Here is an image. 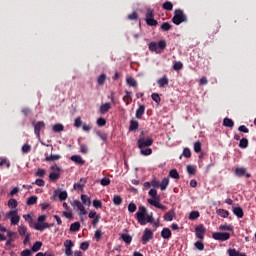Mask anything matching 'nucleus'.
<instances>
[{
    "label": "nucleus",
    "instance_id": "a18cd8bd",
    "mask_svg": "<svg viewBox=\"0 0 256 256\" xmlns=\"http://www.w3.org/2000/svg\"><path fill=\"white\" fill-rule=\"evenodd\" d=\"M189 219L191 221H195V219H199V211L190 212Z\"/></svg>",
    "mask_w": 256,
    "mask_h": 256
},
{
    "label": "nucleus",
    "instance_id": "aec40b11",
    "mask_svg": "<svg viewBox=\"0 0 256 256\" xmlns=\"http://www.w3.org/2000/svg\"><path fill=\"white\" fill-rule=\"evenodd\" d=\"M71 161H73V163H76L77 165H85V160H83V157L79 155H72Z\"/></svg>",
    "mask_w": 256,
    "mask_h": 256
},
{
    "label": "nucleus",
    "instance_id": "a211bd4d",
    "mask_svg": "<svg viewBox=\"0 0 256 256\" xmlns=\"http://www.w3.org/2000/svg\"><path fill=\"white\" fill-rule=\"evenodd\" d=\"M235 173L237 177H243V176L247 178L251 177V174L247 173V170L245 168H236Z\"/></svg>",
    "mask_w": 256,
    "mask_h": 256
},
{
    "label": "nucleus",
    "instance_id": "f257e3e1",
    "mask_svg": "<svg viewBox=\"0 0 256 256\" xmlns=\"http://www.w3.org/2000/svg\"><path fill=\"white\" fill-rule=\"evenodd\" d=\"M136 219L141 225H147V223H153V221H155L153 213L147 215V208H145V206H139L136 212Z\"/></svg>",
    "mask_w": 256,
    "mask_h": 256
},
{
    "label": "nucleus",
    "instance_id": "680f3d73",
    "mask_svg": "<svg viewBox=\"0 0 256 256\" xmlns=\"http://www.w3.org/2000/svg\"><path fill=\"white\" fill-rule=\"evenodd\" d=\"M81 125H83V121L81 120V117L76 118L74 121V127L79 129V127H81Z\"/></svg>",
    "mask_w": 256,
    "mask_h": 256
},
{
    "label": "nucleus",
    "instance_id": "69168bd1",
    "mask_svg": "<svg viewBox=\"0 0 256 256\" xmlns=\"http://www.w3.org/2000/svg\"><path fill=\"white\" fill-rule=\"evenodd\" d=\"M170 29H171V24H169L168 22H165L161 25L162 31H169Z\"/></svg>",
    "mask_w": 256,
    "mask_h": 256
},
{
    "label": "nucleus",
    "instance_id": "e2e57ef3",
    "mask_svg": "<svg viewBox=\"0 0 256 256\" xmlns=\"http://www.w3.org/2000/svg\"><path fill=\"white\" fill-rule=\"evenodd\" d=\"M196 169H195V166H193V165H188L187 166V172L190 174V175H195V173H196Z\"/></svg>",
    "mask_w": 256,
    "mask_h": 256
},
{
    "label": "nucleus",
    "instance_id": "0eeeda50",
    "mask_svg": "<svg viewBox=\"0 0 256 256\" xmlns=\"http://www.w3.org/2000/svg\"><path fill=\"white\" fill-rule=\"evenodd\" d=\"M52 173L49 174L50 181H57L61 177V167L54 164L50 167Z\"/></svg>",
    "mask_w": 256,
    "mask_h": 256
},
{
    "label": "nucleus",
    "instance_id": "5fc2aeb1",
    "mask_svg": "<svg viewBox=\"0 0 256 256\" xmlns=\"http://www.w3.org/2000/svg\"><path fill=\"white\" fill-rule=\"evenodd\" d=\"M201 142L197 141L194 143V151L195 153H201Z\"/></svg>",
    "mask_w": 256,
    "mask_h": 256
},
{
    "label": "nucleus",
    "instance_id": "ea45409f",
    "mask_svg": "<svg viewBox=\"0 0 256 256\" xmlns=\"http://www.w3.org/2000/svg\"><path fill=\"white\" fill-rule=\"evenodd\" d=\"M79 229H81V224L79 222H74L70 226V231L72 232H77Z\"/></svg>",
    "mask_w": 256,
    "mask_h": 256
},
{
    "label": "nucleus",
    "instance_id": "6e6d98bb",
    "mask_svg": "<svg viewBox=\"0 0 256 256\" xmlns=\"http://www.w3.org/2000/svg\"><path fill=\"white\" fill-rule=\"evenodd\" d=\"M37 203V196H31L27 200V205H35Z\"/></svg>",
    "mask_w": 256,
    "mask_h": 256
},
{
    "label": "nucleus",
    "instance_id": "412c9836",
    "mask_svg": "<svg viewBox=\"0 0 256 256\" xmlns=\"http://www.w3.org/2000/svg\"><path fill=\"white\" fill-rule=\"evenodd\" d=\"M157 83L161 88L167 87V85H169V78H167V76H163L162 78L157 80Z\"/></svg>",
    "mask_w": 256,
    "mask_h": 256
},
{
    "label": "nucleus",
    "instance_id": "dca6fc26",
    "mask_svg": "<svg viewBox=\"0 0 256 256\" xmlns=\"http://www.w3.org/2000/svg\"><path fill=\"white\" fill-rule=\"evenodd\" d=\"M195 235L198 239H200V241H203V239H205V227L202 224L196 227Z\"/></svg>",
    "mask_w": 256,
    "mask_h": 256
},
{
    "label": "nucleus",
    "instance_id": "7c9ffc66",
    "mask_svg": "<svg viewBox=\"0 0 256 256\" xmlns=\"http://www.w3.org/2000/svg\"><path fill=\"white\" fill-rule=\"evenodd\" d=\"M159 185H160L161 191H165V189L169 187V178H164Z\"/></svg>",
    "mask_w": 256,
    "mask_h": 256
},
{
    "label": "nucleus",
    "instance_id": "cd10ccee",
    "mask_svg": "<svg viewBox=\"0 0 256 256\" xmlns=\"http://www.w3.org/2000/svg\"><path fill=\"white\" fill-rule=\"evenodd\" d=\"M164 219H165L166 221H173V219H175V211H174V210L168 211V212L164 215Z\"/></svg>",
    "mask_w": 256,
    "mask_h": 256
},
{
    "label": "nucleus",
    "instance_id": "c9c22d12",
    "mask_svg": "<svg viewBox=\"0 0 256 256\" xmlns=\"http://www.w3.org/2000/svg\"><path fill=\"white\" fill-rule=\"evenodd\" d=\"M54 133H61V131H64L65 127L63 126V124H55L52 127Z\"/></svg>",
    "mask_w": 256,
    "mask_h": 256
},
{
    "label": "nucleus",
    "instance_id": "7ed1b4c3",
    "mask_svg": "<svg viewBox=\"0 0 256 256\" xmlns=\"http://www.w3.org/2000/svg\"><path fill=\"white\" fill-rule=\"evenodd\" d=\"M5 218L10 220L11 225H19L21 216H19V210H10L5 214Z\"/></svg>",
    "mask_w": 256,
    "mask_h": 256
},
{
    "label": "nucleus",
    "instance_id": "b1692460",
    "mask_svg": "<svg viewBox=\"0 0 256 256\" xmlns=\"http://www.w3.org/2000/svg\"><path fill=\"white\" fill-rule=\"evenodd\" d=\"M109 109H111V103L101 104V106H100V113L102 115H105V113H107L109 111Z\"/></svg>",
    "mask_w": 256,
    "mask_h": 256
},
{
    "label": "nucleus",
    "instance_id": "09e8293b",
    "mask_svg": "<svg viewBox=\"0 0 256 256\" xmlns=\"http://www.w3.org/2000/svg\"><path fill=\"white\" fill-rule=\"evenodd\" d=\"M80 153H83V155H87L89 153V147L85 144L80 145Z\"/></svg>",
    "mask_w": 256,
    "mask_h": 256
},
{
    "label": "nucleus",
    "instance_id": "393cba45",
    "mask_svg": "<svg viewBox=\"0 0 256 256\" xmlns=\"http://www.w3.org/2000/svg\"><path fill=\"white\" fill-rule=\"evenodd\" d=\"M233 213L238 217L239 219H243V208L241 207H233Z\"/></svg>",
    "mask_w": 256,
    "mask_h": 256
},
{
    "label": "nucleus",
    "instance_id": "13d9d810",
    "mask_svg": "<svg viewBox=\"0 0 256 256\" xmlns=\"http://www.w3.org/2000/svg\"><path fill=\"white\" fill-rule=\"evenodd\" d=\"M194 245L198 251H203V249H205V245H203L202 241H197Z\"/></svg>",
    "mask_w": 256,
    "mask_h": 256
},
{
    "label": "nucleus",
    "instance_id": "5701e85b",
    "mask_svg": "<svg viewBox=\"0 0 256 256\" xmlns=\"http://www.w3.org/2000/svg\"><path fill=\"white\" fill-rule=\"evenodd\" d=\"M18 233L20 237H24L25 235H29V232H27V226L21 224L18 226Z\"/></svg>",
    "mask_w": 256,
    "mask_h": 256
},
{
    "label": "nucleus",
    "instance_id": "2f4dec72",
    "mask_svg": "<svg viewBox=\"0 0 256 256\" xmlns=\"http://www.w3.org/2000/svg\"><path fill=\"white\" fill-rule=\"evenodd\" d=\"M43 247V243L41 241H36L32 246L33 253H37Z\"/></svg>",
    "mask_w": 256,
    "mask_h": 256
},
{
    "label": "nucleus",
    "instance_id": "bb28decb",
    "mask_svg": "<svg viewBox=\"0 0 256 256\" xmlns=\"http://www.w3.org/2000/svg\"><path fill=\"white\" fill-rule=\"evenodd\" d=\"M17 205H19V203L14 198H11L8 201V207L11 209V211H15V209H17Z\"/></svg>",
    "mask_w": 256,
    "mask_h": 256
},
{
    "label": "nucleus",
    "instance_id": "f8f14e48",
    "mask_svg": "<svg viewBox=\"0 0 256 256\" xmlns=\"http://www.w3.org/2000/svg\"><path fill=\"white\" fill-rule=\"evenodd\" d=\"M34 125V133L38 137H41V129H45V122L39 121V122H33Z\"/></svg>",
    "mask_w": 256,
    "mask_h": 256
},
{
    "label": "nucleus",
    "instance_id": "58836bf2",
    "mask_svg": "<svg viewBox=\"0 0 256 256\" xmlns=\"http://www.w3.org/2000/svg\"><path fill=\"white\" fill-rule=\"evenodd\" d=\"M223 125H224V127L233 128V127L235 126V123H234L231 119L225 118V119L223 120Z\"/></svg>",
    "mask_w": 256,
    "mask_h": 256
},
{
    "label": "nucleus",
    "instance_id": "9d476101",
    "mask_svg": "<svg viewBox=\"0 0 256 256\" xmlns=\"http://www.w3.org/2000/svg\"><path fill=\"white\" fill-rule=\"evenodd\" d=\"M151 239H153V230L146 228L142 235L143 245H147V243H149V241H151Z\"/></svg>",
    "mask_w": 256,
    "mask_h": 256
},
{
    "label": "nucleus",
    "instance_id": "de8ad7c7",
    "mask_svg": "<svg viewBox=\"0 0 256 256\" xmlns=\"http://www.w3.org/2000/svg\"><path fill=\"white\" fill-rule=\"evenodd\" d=\"M128 211L129 213H135L137 211V205L134 202H131L128 205Z\"/></svg>",
    "mask_w": 256,
    "mask_h": 256
},
{
    "label": "nucleus",
    "instance_id": "2eb2a0df",
    "mask_svg": "<svg viewBox=\"0 0 256 256\" xmlns=\"http://www.w3.org/2000/svg\"><path fill=\"white\" fill-rule=\"evenodd\" d=\"M74 245L75 244L71 240H65L64 241L65 255L66 256H72L73 255Z\"/></svg>",
    "mask_w": 256,
    "mask_h": 256
},
{
    "label": "nucleus",
    "instance_id": "f704fd0d",
    "mask_svg": "<svg viewBox=\"0 0 256 256\" xmlns=\"http://www.w3.org/2000/svg\"><path fill=\"white\" fill-rule=\"evenodd\" d=\"M228 253H229V256H247L246 253H239V251L235 249H229Z\"/></svg>",
    "mask_w": 256,
    "mask_h": 256
},
{
    "label": "nucleus",
    "instance_id": "1a4fd4ad",
    "mask_svg": "<svg viewBox=\"0 0 256 256\" xmlns=\"http://www.w3.org/2000/svg\"><path fill=\"white\" fill-rule=\"evenodd\" d=\"M68 197L67 191L57 189L54 191L52 199H59L60 201H65Z\"/></svg>",
    "mask_w": 256,
    "mask_h": 256
},
{
    "label": "nucleus",
    "instance_id": "20e7f679",
    "mask_svg": "<svg viewBox=\"0 0 256 256\" xmlns=\"http://www.w3.org/2000/svg\"><path fill=\"white\" fill-rule=\"evenodd\" d=\"M165 47H167V42L165 40H160L158 43L151 42L149 44L150 51H154L155 53H162Z\"/></svg>",
    "mask_w": 256,
    "mask_h": 256
},
{
    "label": "nucleus",
    "instance_id": "a19ab883",
    "mask_svg": "<svg viewBox=\"0 0 256 256\" xmlns=\"http://www.w3.org/2000/svg\"><path fill=\"white\" fill-rule=\"evenodd\" d=\"M141 155H144L145 157L151 155L153 153V150L151 148H140Z\"/></svg>",
    "mask_w": 256,
    "mask_h": 256
},
{
    "label": "nucleus",
    "instance_id": "c756f323",
    "mask_svg": "<svg viewBox=\"0 0 256 256\" xmlns=\"http://www.w3.org/2000/svg\"><path fill=\"white\" fill-rule=\"evenodd\" d=\"M143 115H145V106L142 105L140 106L137 111H136V117L137 119H141V117H143Z\"/></svg>",
    "mask_w": 256,
    "mask_h": 256
},
{
    "label": "nucleus",
    "instance_id": "4c0bfd02",
    "mask_svg": "<svg viewBox=\"0 0 256 256\" xmlns=\"http://www.w3.org/2000/svg\"><path fill=\"white\" fill-rule=\"evenodd\" d=\"M239 147L241 149H247V147H249V140H247L246 138H242L240 140Z\"/></svg>",
    "mask_w": 256,
    "mask_h": 256
},
{
    "label": "nucleus",
    "instance_id": "4d7b16f0",
    "mask_svg": "<svg viewBox=\"0 0 256 256\" xmlns=\"http://www.w3.org/2000/svg\"><path fill=\"white\" fill-rule=\"evenodd\" d=\"M174 71H181L183 69V63L181 62H175L173 66Z\"/></svg>",
    "mask_w": 256,
    "mask_h": 256
},
{
    "label": "nucleus",
    "instance_id": "864d4df0",
    "mask_svg": "<svg viewBox=\"0 0 256 256\" xmlns=\"http://www.w3.org/2000/svg\"><path fill=\"white\" fill-rule=\"evenodd\" d=\"M94 237L97 241H101V238L103 237V232L101 229L96 230Z\"/></svg>",
    "mask_w": 256,
    "mask_h": 256
},
{
    "label": "nucleus",
    "instance_id": "37998d69",
    "mask_svg": "<svg viewBox=\"0 0 256 256\" xmlns=\"http://www.w3.org/2000/svg\"><path fill=\"white\" fill-rule=\"evenodd\" d=\"M136 129H139V122L132 120L130 123L129 130L136 131Z\"/></svg>",
    "mask_w": 256,
    "mask_h": 256
},
{
    "label": "nucleus",
    "instance_id": "e433bc0d",
    "mask_svg": "<svg viewBox=\"0 0 256 256\" xmlns=\"http://www.w3.org/2000/svg\"><path fill=\"white\" fill-rule=\"evenodd\" d=\"M152 200L159 201V195H157V190L155 188L151 189L148 193Z\"/></svg>",
    "mask_w": 256,
    "mask_h": 256
},
{
    "label": "nucleus",
    "instance_id": "338daca9",
    "mask_svg": "<svg viewBox=\"0 0 256 256\" xmlns=\"http://www.w3.org/2000/svg\"><path fill=\"white\" fill-rule=\"evenodd\" d=\"M151 97L155 101V103H161V97H159V94L153 93Z\"/></svg>",
    "mask_w": 256,
    "mask_h": 256
},
{
    "label": "nucleus",
    "instance_id": "8fccbe9b",
    "mask_svg": "<svg viewBox=\"0 0 256 256\" xmlns=\"http://www.w3.org/2000/svg\"><path fill=\"white\" fill-rule=\"evenodd\" d=\"M107 125V120L105 118H98L97 119V126L98 127H105Z\"/></svg>",
    "mask_w": 256,
    "mask_h": 256
},
{
    "label": "nucleus",
    "instance_id": "c03bdc74",
    "mask_svg": "<svg viewBox=\"0 0 256 256\" xmlns=\"http://www.w3.org/2000/svg\"><path fill=\"white\" fill-rule=\"evenodd\" d=\"M113 203L114 205H121V203H123V198H121L119 195H115L113 197Z\"/></svg>",
    "mask_w": 256,
    "mask_h": 256
},
{
    "label": "nucleus",
    "instance_id": "473e14b6",
    "mask_svg": "<svg viewBox=\"0 0 256 256\" xmlns=\"http://www.w3.org/2000/svg\"><path fill=\"white\" fill-rule=\"evenodd\" d=\"M121 238L127 245L131 244V241H133V237H131L129 234H122Z\"/></svg>",
    "mask_w": 256,
    "mask_h": 256
},
{
    "label": "nucleus",
    "instance_id": "6e6552de",
    "mask_svg": "<svg viewBox=\"0 0 256 256\" xmlns=\"http://www.w3.org/2000/svg\"><path fill=\"white\" fill-rule=\"evenodd\" d=\"M212 237L215 241H229L231 235L227 232H214Z\"/></svg>",
    "mask_w": 256,
    "mask_h": 256
},
{
    "label": "nucleus",
    "instance_id": "4468645a",
    "mask_svg": "<svg viewBox=\"0 0 256 256\" xmlns=\"http://www.w3.org/2000/svg\"><path fill=\"white\" fill-rule=\"evenodd\" d=\"M88 217L89 219H93L92 220L93 227H97V223H99L101 219V215L97 214V211L91 210L88 214Z\"/></svg>",
    "mask_w": 256,
    "mask_h": 256
},
{
    "label": "nucleus",
    "instance_id": "a878e982",
    "mask_svg": "<svg viewBox=\"0 0 256 256\" xmlns=\"http://www.w3.org/2000/svg\"><path fill=\"white\" fill-rule=\"evenodd\" d=\"M161 237L163 239H171V230L169 228H163L161 231Z\"/></svg>",
    "mask_w": 256,
    "mask_h": 256
},
{
    "label": "nucleus",
    "instance_id": "4be33fe9",
    "mask_svg": "<svg viewBox=\"0 0 256 256\" xmlns=\"http://www.w3.org/2000/svg\"><path fill=\"white\" fill-rule=\"evenodd\" d=\"M81 201H82V205H85L86 207H91V197L85 194H82Z\"/></svg>",
    "mask_w": 256,
    "mask_h": 256
},
{
    "label": "nucleus",
    "instance_id": "052dcab7",
    "mask_svg": "<svg viewBox=\"0 0 256 256\" xmlns=\"http://www.w3.org/2000/svg\"><path fill=\"white\" fill-rule=\"evenodd\" d=\"M63 216L66 217V219H73V212L71 210H66L63 212Z\"/></svg>",
    "mask_w": 256,
    "mask_h": 256
},
{
    "label": "nucleus",
    "instance_id": "ddd939ff",
    "mask_svg": "<svg viewBox=\"0 0 256 256\" xmlns=\"http://www.w3.org/2000/svg\"><path fill=\"white\" fill-rule=\"evenodd\" d=\"M153 145V139L152 138H140L138 140V147L139 149H143L145 147H151Z\"/></svg>",
    "mask_w": 256,
    "mask_h": 256
},
{
    "label": "nucleus",
    "instance_id": "c85d7f7f",
    "mask_svg": "<svg viewBox=\"0 0 256 256\" xmlns=\"http://www.w3.org/2000/svg\"><path fill=\"white\" fill-rule=\"evenodd\" d=\"M61 159V155L59 154H51L50 156L45 157V161L51 162V161H59Z\"/></svg>",
    "mask_w": 256,
    "mask_h": 256
},
{
    "label": "nucleus",
    "instance_id": "72a5a7b5",
    "mask_svg": "<svg viewBox=\"0 0 256 256\" xmlns=\"http://www.w3.org/2000/svg\"><path fill=\"white\" fill-rule=\"evenodd\" d=\"M217 215H219L220 217H223V219H227V217H229V211L227 210H223V209H218L216 211Z\"/></svg>",
    "mask_w": 256,
    "mask_h": 256
},
{
    "label": "nucleus",
    "instance_id": "f3484780",
    "mask_svg": "<svg viewBox=\"0 0 256 256\" xmlns=\"http://www.w3.org/2000/svg\"><path fill=\"white\" fill-rule=\"evenodd\" d=\"M87 184V179L81 178L77 183L74 184L75 191H83V188Z\"/></svg>",
    "mask_w": 256,
    "mask_h": 256
},
{
    "label": "nucleus",
    "instance_id": "603ef678",
    "mask_svg": "<svg viewBox=\"0 0 256 256\" xmlns=\"http://www.w3.org/2000/svg\"><path fill=\"white\" fill-rule=\"evenodd\" d=\"M100 184L103 187H108V185H111V180L109 178H103L102 180H100Z\"/></svg>",
    "mask_w": 256,
    "mask_h": 256
},
{
    "label": "nucleus",
    "instance_id": "79ce46f5",
    "mask_svg": "<svg viewBox=\"0 0 256 256\" xmlns=\"http://www.w3.org/2000/svg\"><path fill=\"white\" fill-rule=\"evenodd\" d=\"M169 177H171V179H179V172L177 171V169L170 170Z\"/></svg>",
    "mask_w": 256,
    "mask_h": 256
},
{
    "label": "nucleus",
    "instance_id": "3c124183",
    "mask_svg": "<svg viewBox=\"0 0 256 256\" xmlns=\"http://www.w3.org/2000/svg\"><path fill=\"white\" fill-rule=\"evenodd\" d=\"M163 9H165L166 11H173V3L165 2L163 4Z\"/></svg>",
    "mask_w": 256,
    "mask_h": 256
},
{
    "label": "nucleus",
    "instance_id": "9b49d317",
    "mask_svg": "<svg viewBox=\"0 0 256 256\" xmlns=\"http://www.w3.org/2000/svg\"><path fill=\"white\" fill-rule=\"evenodd\" d=\"M146 23L151 27H155L157 25V20L153 19V10L151 9L146 12Z\"/></svg>",
    "mask_w": 256,
    "mask_h": 256
},
{
    "label": "nucleus",
    "instance_id": "f03ea898",
    "mask_svg": "<svg viewBox=\"0 0 256 256\" xmlns=\"http://www.w3.org/2000/svg\"><path fill=\"white\" fill-rule=\"evenodd\" d=\"M47 220V215H41L38 217V222L34 223L33 229L36 231H45V229H49V227H53V224L45 223Z\"/></svg>",
    "mask_w": 256,
    "mask_h": 256
},
{
    "label": "nucleus",
    "instance_id": "0e129e2a",
    "mask_svg": "<svg viewBox=\"0 0 256 256\" xmlns=\"http://www.w3.org/2000/svg\"><path fill=\"white\" fill-rule=\"evenodd\" d=\"M93 207H95V209H101V207H103V203L101 202V200H94Z\"/></svg>",
    "mask_w": 256,
    "mask_h": 256
},
{
    "label": "nucleus",
    "instance_id": "bf43d9fd",
    "mask_svg": "<svg viewBox=\"0 0 256 256\" xmlns=\"http://www.w3.org/2000/svg\"><path fill=\"white\" fill-rule=\"evenodd\" d=\"M106 79H107V76H105V74H101V75L98 77V84H99V85H104Z\"/></svg>",
    "mask_w": 256,
    "mask_h": 256
},
{
    "label": "nucleus",
    "instance_id": "6ab92c4d",
    "mask_svg": "<svg viewBox=\"0 0 256 256\" xmlns=\"http://www.w3.org/2000/svg\"><path fill=\"white\" fill-rule=\"evenodd\" d=\"M147 201L150 205H153V207H156L157 209H162V210L167 209V207L159 203V200L148 199Z\"/></svg>",
    "mask_w": 256,
    "mask_h": 256
},
{
    "label": "nucleus",
    "instance_id": "774afa93",
    "mask_svg": "<svg viewBox=\"0 0 256 256\" xmlns=\"http://www.w3.org/2000/svg\"><path fill=\"white\" fill-rule=\"evenodd\" d=\"M29 151H31V145H29V144H24V145L22 146V152H23V153H29Z\"/></svg>",
    "mask_w": 256,
    "mask_h": 256
},
{
    "label": "nucleus",
    "instance_id": "49530a36",
    "mask_svg": "<svg viewBox=\"0 0 256 256\" xmlns=\"http://www.w3.org/2000/svg\"><path fill=\"white\" fill-rule=\"evenodd\" d=\"M126 81L130 87H137V81L133 77L127 78Z\"/></svg>",
    "mask_w": 256,
    "mask_h": 256
},
{
    "label": "nucleus",
    "instance_id": "423d86ee",
    "mask_svg": "<svg viewBox=\"0 0 256 256\" xmlns=\"http://www.w3.org/2000/svg\"><path fill=\"white\" fill-rule=\"evenodd\" d=\"M172 21L174 25H181V23L187 21V17L181 10H176Z\"/></svg>",
    "mask_w": 256,
    "mask_h": 256
},
{
    "label": "nucleus",
    "instance_id": "39448f33",
    "mask_svg": "<svg viewBox=\"0 0 256 256\" xmlns=\"http://www.w3.org/2000/svg\"><path fill=\"white\" fill-rule=\"evenodd\" d=\"M73 209H75L76 211H78L79 217L81 219V221H83V215H85L87 213V210L85 209L84 204L81 203V201L79 200H74L71 203Z\"/></svg>",
    "mask_w": 256,
    "mask_h": 256
}]
</instances>
